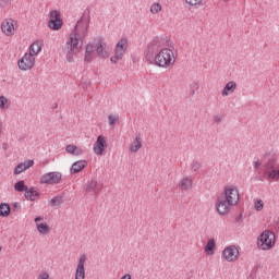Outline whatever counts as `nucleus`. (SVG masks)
<instances>
[{
  "label": "nucleus",
  "mask_w": 279,
  "mask_h": 279,
  "mask_svg": "<svg viewBox=\"0 0 279 279\" xmlns=\"http://www.w3.org/2000/svg\"><path fill=\"white\" fill-rule=\"evenodd\" d=\"M88 27H90V19L81 17L74 31L68 35L65 43V58L68 62H73L75 56L82 51L84 38L88 36Z\"/></svg>",
  "instance_id": "1"
},
{
  "label": "nucleus",
  "mask_w": 279,
  "mask_h": 279,
  "mask_svg": "<svg viewBox=\"0 0 279 279\" xmlns=\"http://www.w3.org/2000/svg\"><path fill=\"white\" fill-rule=\"evenodd\" d=\"M155 66L159 69H171L175 64V52L171 48H162L154 59Z\"/></svg>",
  "instance_id": "2"
},
{
  "label": "nucleus",
  "mask_w": 279,
  "mask_h": 279,
  "mask_svg": "<svg viewBox=\"0 0 279 279\" xmlns=\"http://www.w3.org/2000/svg\"><path fill=\"white\" fill-rule=\"evenodd\" d=\"M257 247L264 252H269L276 247V233L265 230L257 238Z\"/></svg>",
  "instance_id": "3"
},
{
  "label": "nucleus",
  "mask_w": 279,
  "mask_h": 279,
  "mask_svg": "<svg viewBox=\"0 0 279 279\" xmlns=\"http://www.w3.org/2000/svg\"><path fill=\"white\" fill-rule=\"evenodd\" d=\"M129 40L126 37L121 38L114 47L113 56L110 58L111 64H117L119 60H123V56L128 53Z\"/></svg>",
  "instance_id": "4"
},
{
  "label": "nucleus",
  "mask_w": 279,
  "mask_h": 279,
  "mask_svg": "<svg viewBox=\"0 0 279 279\" xmlns=\"http://www.w3.org/2000/svg\"><path fill=\"white\" fill-rule=\"evenodd\" d=\"M240 256L241 252L239 251V246L234 244L226 246L221 253V259L225 260V263H236Z\"/></svg>",
  "instance_id": "5"
},
{
  "label": "nucleus",
  "mask_w": 279,
  "mask_h": 279,
  "mask_svg": "<svg viewBox=\"0 0 279 279\" xmlns=\"http://www.w3.org/2000/svg\"><path fill=\"white\" fill-rule=\"evenodd\" d=\"M16 29H19V23L13 19H4L0 24V32L9 38L16 34Z\"/></svg>",
  "instance_id": "6"
},
{
  "label": "nucleus",
  "mask_w": 279,
  "mask_h": 279,
  "mask_svg": "<svg viewBox=\"0 0 279 279\" xmlns=\"http://www.w3.org/2000/svg\"><path fill=\"white\" fill-rule=\"evenodd\" d=\"M222 197L232 206H236V204H239V199H241L239 189L234 185L225 186Z\"/></svg>",
  "instance_id": "7"
},
{
  "label": "nucleus",
  "mask_w": 279,
  "mask_h": 279,
  "mask_svg": "<svg viewBox=\"0 0 279 279\" xmlns=\"http://www.w3.org/2000/svg\"><path fill=\"white\" fill-rule=\"evenodd\" d=\"M17 66L20 71H32L36 66V57L26 52L19 61Z\"/></svg>",
  "instance_id": "8"
},
{
  "label": "nucleus",
  "mask_w": 279,
  "mask_h": 279,
  "mask_svg": "<svg viewBox=\"0 0 279 279\" xmlns=\"http://www.w3.org/2000/svg\"><path fill=\"white\" fill-rule=\"evenodd\" d=\"M108 149V137L104 135H98L96 142L93 146V151L96 156H104Z\"/></svg>",
  "instance_id": "9"
},
{
  "label": "nucleus",
  "mask_w": 279,
  "mask_h": 279,
  "mask_svg": "<svg viewBox=\"0 0 279 279\" xmlns=\"http://www.w3.org/2000/svg\"><path fill=\"white\" fill-rule=\"evenodd\" d=\"M62 16L60 15L59 11H51L49 15V21H48V27L49 29H52L53 32H58L62 29Z\"/></svg>",
  "instance_id": "10"
},
{
  "label": "nucleus",
  "mask_w": 279,
  "mask_h": 279,
  "mask_svg": "<svg viewBox=\"0 0 279 279\" xmlns=\"http://www.w3.org/2000/svg\"><path fill=\"white\" fill-rule=\"evenodd\" d=\"M215 206L218 215H221V216L228 215V213L232 210V207H234V205L229 203V201H227L223 196H219L216 199Z\"/></svg>",
  "instance_id": "11"
},
{
  "label": "nucleus",
  "mask_w": 279,
  "mask_h": 279,
  "mask_svg": "<svg viewBox=\"0 0 279 279\" xmlns=\"http://www.w3.org/2000/svg\"><path fill=\"white\" fill-rule=\"evenodd\" d=\"M34 221L39 236H47V234H51V227L49 223L45 222V218L43 216L35 217Z\"/></svg>",
  "instance_id": "12"
},
{
  "label": "nucleus",
  "mask_w": 279,
  "mask_h": 279,
  "mask_svg": "<svg viewBox=\"0 0 279 279\" xmlns=\"http://www.w3.org/2000/svg\"><path fill=\"white\" fill-rule=\"evenodd\" d=\"M88 257L86 254H81L77 259V265L75 269V279H85L86 278V260Z\"/></svg>",
  "instance_id": "13"
},
{
  "label": "nucleus",
  "mask_w": 279,
  "mask_h": 279,
  "mask_svg": "<svg viewBox=\"0 0 279 279\" xmlns=\"http://www.w3.org/2000/svg\"><path fill=\"white\" fill-rule=\"evenodd\" d=\"M96 53L98 58L108 59L110 58V48L108 47V43L104 39H98L96 41Z\"/></svg>",
  "instance_id": "14"
},
{
  "label": "nucleus",
  "mask_w": 279,
  "mask_h": 279,
  "mask_svg": "<svg viewBox=\"0 0 279 279\" xmlns=\"http://www.w3.org/2000/svg\"><path fill=\"white\" fill-rule=\"evenodd\" d=\"M263 159L265 160L266 169H274L278 165L279 155L278 153L270 150L264 154Z\"/></svg>",
  "instance_id": "15"
},
{
  "label": "nucleus",
  "mask_w": 279,
  "mask_h": 279,
  "mask_svg": "<svg viewBox=\"0 0 279 279\" xmlns=\"http://www.w3.org/2000/svg\"><path fill=\"white\" fill-rule=\"evenodd\" d=\"M62 174L60 172H48L40 178L41 184H60Z\"/></svg>",
  "instance_id": "16"
},
{
  "label": "nucleus",
  "mask_w": 279,
  "mask_h": 279,
  "mask_svg": "<svg viewBox=\"0 0 279 279\" xmlns=\"http://www.w3.org/2000/svg\"><path fill=\"white\" fill-rule=\"evenodd\" d=\"M143 148V137L141 134H137L133 137L129 145V151L131 154H136Z\"/></svg>",
  "instance_id": "17"
},
{
  "label": "nucleus",
  "mask_w": 279,
  "mask_h": 279,
  "mask_svg": "<svg viewBox=\"0 0 279 279\" xmlns=\"http://www.w3.org/2000/svg\"><path fill=\"white\" fill-rule=\"evenodd\" d=\"M179 191L181 193H189L193 189V179L191 177H183L180 179L178 184Z\"/></svg>",
  "instance_id": "18"
},
{
  "label": "nucleus",
  "mask_w": 279,
  "mask_h": 279,
  "mask_svg": "<svg viewBox=\"0 0 279 279\" xmlns=\"http://www.w3.org/2000/svg\"><path fill=\"white\" fill-rule=\"evenodd\" d=\"M43 45H44V43L40 39L33 41L31 44V46L28 47V54L36 58V56H38V53H40V51H43Z\"/></svg>",
  "instance_id": "19"
},
{
  "label": "nucleus",
  "mask_w": 279,
  "mask_h": 279,
  "mask_svg": "<svg viewBox=\"0 0 279 279\" xmlns=\"http://www.w3.org/2000/svg\"><path fill=\"white\" fill-rule=\"evenodd\" d=\"M33 165H34V160L32 159H28V160H25L24 162L19 163L14 169V174L21 175L23 171H27V169H31Z\"/></svg>",
  "instance_id": "20"
},
{
  "label": "nucleus",
  "mask_w": 279,
  "mask_h": 279,
  "mask_svg": "<svg viewBox=\"0 0 279 279\" xmlns=\"http://www.w3.org/2000/svg\"><path fill=\"white\" fill-rule=\"evenodd\" d=\"M65 151L70 154V156H82L84 154V149L75 144L66 145Z\"/></svg>",
  "instance_id": "21"
},
{
  "label": "nucleus",
  "mask_w": 279,
  "mask_h": 279,
  "mask_svg": "<svg viewBox=\"0 0 279 279\" xmlns=\"http://www.w3.org/2000/svg\"><path fill=\"white\" fill-rule=\"evenodd\" d=\"M234 90H236V82L231 81L225 85L221 95L222 97H229V95H232Z\"/></svg>",
  "instance_id": "22"
},
{
  "label": "nucleus",
  "mask_w": 279,
  "mask_h": 279,
  "mask_svg": "<svg viewBox=\"0 0 279 279\" xmlns=\"http://www.w3.org/2000/svg\"><path fill=\"white\" fill-rule=\"evenodd\" d=\"M266 177L268 180H274L275 182L279 181V168L274 166L272 168H267Z\"/></svg>",
  "instance_id": "23"
},
{
  "label": "nucleus",
  "mask_w": 279,
  "mask_h": 279,
  "mask_svg": "<svg viewBox=\"0 0 279 279\" xmlns=\"http://www.w3.org/2000/svg\"><path fill=\"white\" fill-rule=\"evenodd\" d=\"M87 166H88V161L86 160L75 161L71 167V173H80V171H82Z\"/></svg>",
  "instance_id": "24"
},
{
  "label": "nucleus",
  "mask_w": 279,
  "mask_h": 279,
  "mask_svg": "<svg viewBox=\"0 0 279 279\" xmlns=\"http://www.w3.org/2000/svg\"><path fill=\"white\" fill-rule=\"evenodd\" d=\"M25 197L31 202H36V199H38L39 197L38 191L34 187H31V189L27 187L25 191Z\"/></svg>",
  "instance_id": "25"
},
{
  "label": "nucleus",
  "mask_w": 279,
  "mask_h": 279,
  "mask_svg": "<svg viewBox=\"0 0 279 279\" xmlns=\"http://www.w3.org/2000/svg\"><path fill=\"white\" fill-rule=\"evenodd\" d=\"M215 250H217V244L215 243V240H209L205 246V253L207 256H213L215 254Z\"/></svg>",
  "instance_id": "26"
},
{
  "label": "nucleus",
  "mask_w": 279,
  "mask_h": 279,
  "mask_svg": "<svg viewBox=\"0 0 279 279\" xmlns=\"http://www.w3.org/2000/svg\"><path fill=\"white\" fill-rule=\"evenodd\" d=\"M11 208L10 204L2 203L0 204V217H10Z\"/></svg>",
  "instance_id": "27"
},
{
  "label": "nucleus",
  "mask_w": 279,
  "mask_h": 279,
  "mask_svg": "<svg viewBox=\"0 0 279 279\" xmlns=\"http://www.w3.org/2000/svg\"><path fill=\"white\" fill-rule=\"evenodd\" d=\"M10 108V99L5 96H0V110H8Z\"/></svg>",
  "instance_id": "28"
},
{
  "label": "nucleus",
  "mask_w": 279,
  "mask_h": 279,
  "mask_svg": "<svg viewBox=\"0 0 279 279\" xmlns=\"http://www.w3.org/2000/svg\"><path fill=\"white\" fill-rule=\"evenodd\" d=\"M160 12H162V4H160L159 2H154L150 5V13L160 14Z\"/></svg>",
  "instance_id": "29"
},
{
  "label": "nucleus",
  "mask_w": 279,
  "mask_h": 279,
  "mask_svg": "<svg viewBox=\"0 0 279 279\" xmlns=\"http://www.w3.org/2000/svg\"><path fill=\"white\" fill-rule=\"evenodd\" d=\"M14 190L17 191V193H23V191H27V185H25V181H17L14 184Z\"/></svg>",
  "instance_id": "30"
},
{
  "label": "nucleus",
  "mask_w": 279,
  "mask_h": 279,
  "mask_svg": "<svg viewBox=\"0 0 279 279\" xmlns=\"http://www.w3.org/2000/svg\"><path fill=\"white\" fill-rule=\"evenodd\" d=\"M108 123L111 128L117 125L119 123V116L113 114V113L109 114L108 116Z\"/></svg>",
  "instance_id": "31"
},
{
  "label": "nucleus",
  "mask_w": 279,
  "mask_h": 279,
  "mask_svg": "<svg viewBox=\"0 0 279 279\" xmlns=\"http://www.w3.org/2000/svg\"><path fill=\"white\" fill-rule=\"evenodd\" d=\"M254 208L257 210V213H260L265 208V202L263 199L257 198L254 201Z\"/></svg>",
  "instance_id": "32"
},
{
  "label": "nucleus",
  "mask_w": 279,
  "mask_h": 279,
  "mask_svg": "<svg viewBox=\"0 0 279 279\" xmlns=\"http://www.w3.org/2000/svg\"><path fill=\"white\" fill-rule=\"evenodd\" d=\"M185 3L192 7L204 5V0H185Z\"/></svg>",
  "instance_id": "33"
},
{
  "label": "nucleus",
  "mask_w": 279,
  "mask_h": 279,
  "mask_svg": "<svg viewBox=\"0 0 279 279\" xmlns=\"http://www.w3.org/2000/svg\"><path fill=\"white\" fill-rule=\"evenodd\" d=\"M95 51H96V45H93L89 43L85 46L86 53H95Z\"/></svg>",
  "instance_id": "34"
},
{
  "label": "nucleus",
  "mask_w": 279,
  "mask_h": 279,
  "mask_svg": "<svg viewBox=\"0 0 279 279\" xmlns=\"http://www.w3.org/2000/svg\"><path fill=\"white\" fill-rule=\"evenodd\" d=\"M84 60H85V62H93V60H95V53H93V52H85Z\"/></svg>",
  "instance_id": "35"
},
{
  "label": "nucleus",
  "mask_w": 279,
  "mask_h": 279,
  "mask_svg": "<svg viewBox=\"0 0 279 279\" xmlns=\"http://www.w3.org/2000/svg\"><path fill=\"white\" fill-rule=\"evenodd\" d=\"M37 279H52L49 272L43 271L38 275Z\"/></svg>",
  "instance_id": "36"
},
{
  "label": "nucleus",
  "mask_w": 279,
  "mask_h": 279,
  "mask_svg": "<svg viewBox=\"0 0 279 279\" xmlns=\"http://www.w3.org/2000/svg\"><path fill=\"white\" fill-rule=\"evenodd\" d=\"M97 189V181L89 182V185L87 186V191H95Z\"/></svg>",
  "instance_id": "37"
},
{
  "label": "nucleus",
  "mask_w": 279,
  "mask_h": 279,
  "mask_svg": "<svg viewBox=\"0 0 279 279\" xmlns=\"http://www.w3.org/2000/svg\"><path fill=\"white\" fill-rule=\"evenodd\" d=\"M263 166V161H260L259 159H255L253 161V167H255V169H258V167Z\"/></svg>",
  "instance_id": "38"
},
{
  "label": "nucleus",
  "mask_w": 279,
  "mask_h": 279,
  "mask_svg": "<svg viewBox=\"0 0 279 279\" xmlns=\"http://www.w3.org/2000/svg\"><path fill=\"white\" fill-rule=\"evenodd\" d=\"M51 204H52V206H58V204H60V198L59 197L52 198Z\"/></svg>",
  "instance_id": "39"
},
{
  "label": "nucleus",
  "mask_w": 279,
  "mask_h": 279,
  "mask_svg": "<svg viewBox=\"0 0 279 279\" xmlns=\"http://www.w3.org/2000/svg\"><path fill=\"white\" fill-rule=\"evenodd\" d=\"M214 123H220L221 121V116H215L213 119Z\"/></svg>",
  "instance_id": "40"
},
{
  "label": "nucleus",
  "mask_w": 279,
  "mask_h": 279,
  "mask_svg": "<svg viewBox=\"0 0 279 279\" xmlns=\"http://www.w3.org/2000/svg\"><path fill=\"white\" fill-rule=\"evenodd\" d=\"M191 167H195L196 169H198L201 167V163H199V161H193L191 163Z\"/></svg>",
  "instance_id": "41"
},
{
  "label": "nucleus",
  "mask_w": 279,
  "mask_h": 279,
  "mask_svg": "<svg viewBox=\"0 0 279 279\" xmlns=\"http://www.w3.org/2000/svg\"><path fill=\"white\" fill-rule=\"evenodd\" d=\"M1 130H2V124H1V122H0V136H1Z\"/></svg>",
  "instance_id": "42"
}]
</instances>
